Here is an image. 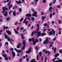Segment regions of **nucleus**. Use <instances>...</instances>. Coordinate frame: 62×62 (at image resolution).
Returning a JSON list of instances; mask_svg holds the SVG:
<instances>
[{"mask_svg": "<svg viewBox=\"0 0 62 62\" xmlns=\"http://www.w3.org/2000/svg\"><path fill=\"white\" fill-rule=\"evenodd\" d=\"M52 32H53V35H54L55 34V31H54V30H52Z\"/></svg>", "mask_w": 62, "mask_h": 62, "instance_id": "23", "label": "nucleus"}, {"mask_svg": "<svg viewBox=\"0 0 62 62\" xmlns=\"http://www.w3.org/2000/svg\"><path fill=\"white\" fill-rule=\"evenodd\" d=\"M2 9L3 10V11H2L4 13V12H5L4 11H6V10H8V8L5 7H3L2 8Z\"/></svg>", "mask_w": 62, "mask_h": 62, "instance_id": "5", "label": "nucleus"}, {"mask_svg": "<svg viewBox=\"0 0 62 62\" xmlns=\"http://www.w3.org/2000/svg\"><path fill=\"white\" fill-rule=\"evenodd\" d=\"M7 15H8V13L7 11H6L5 12V13H4L3 15L5 17H6L7 16Z\"/></svg>", "mask_w": 62, "mask_h": 62, "instance_id": "18", "label": "nucleus"}, {"mask_svg": "<svg viewBox=\"0 0 62 62\" xmlns=\"http://www.w3.org/2000/svg\"><path fill=\"white\" fill-rule=\"evenodd\" d=\"M10 43L11 44H12V45H13V43L11 42H10Z\"/></svg>", "mask_w": 62, "mask_h": 62, "instance_id": "61", "label": "nucleus"}, {"mask_svg": "<svg viewBox=\"0 0 62 62\" xmlns=\"http://www.w3.org/2000/svg\"><path fill=\"white\" fill-rule=\"evenodd\" d=\"M31 52V47H30L28 51L26 52L27 54H29Z\"/></svg>", "mask_w": 62, "mask_h": 62, "instance_id": "6", "label": "nucleus"}, {"mask_svg": "<svg viewBox=\"0 0 62 62\" xmlns=\"http://www.w3.org/2000/svg\"><path fill=\"white\" fill-rule=\"evenodd\" d=\"M3 27H4V30L3 31H5V29H8V27L7 26L6 27H5V26H3Z\"/></svg>", "mask_w": 62, "mask_h": 62, "instance_id": "17", "label": "nucleus"}, {"mask_svg": "<svg viewBox=\"0 0 62 62\" xmlns=\"http://www.w3.org/2000/svg\"><path fill=\"white\" fill-rule=\"evenodd\" d=\"M55 2H56V0H54V1L53 3L54 4L55 3Z\"/></svg>", "mask_w": 62, "mask_h": 62, "instance_id": "62", "label": "nucleus"}, {"mask_svg": "<svg viewBox=\"0 0 62 62\" xmlns=\"http://www.w3.org/2000/svg\"><path fill=\"white\" fill-rule=\"evenodd\" d=\"M20 47V46L19 45H18L17 46V48H19Z\"/></svg>", "mask_w": 62, "mask_h": 62, "instance_id": "39", "label": "nucleus"}, {"mask_svg": "<svg viewBox=\"0 0 62 62\" xmlns=\"http://www.w3.org/2000/svg\"><path fill=\"white\" fill-rule=\"evenodd\" d=\"M5 60H8V57H7L5 58Z\"/></svg>", "mask_w": 62, "mask_h": 62, "instance_id": "37", "label": "nucleus"}, {"mask_svg": "<svg viewBox=\"0 0 62 62\" xmlns=\"http://www.w3.org/2000/svg\"><path fill=\"white\" fill-rule=\"evenodd\" d=\"M26 18L25 17L23 22V23H25V22H26Z\"/></svg>", "mask_w": 62, "mask_h": 62, "instance_id": "24", "label": "nucleus"}, {"mask_svg": "<svg viewBox=\"0 0 62 62\" xmlns=\"http://www.w3.org/2000/svg\"><path fill=\"white\" fill-rule=\"evenodd\" d=\"M6 32L9 35L11 34V32H10V31L8 30L6 31Z\"/></svg>", "mask_w": 62, "mask_h": 62, "instance_id": "16", "label": "nucleus"}, {"mask_svg": "<svg viewBox=\"0 0 62 62\" xmlns=\"http://www.w3.org/2000/svg\"><path fill=\"white\" fill-rule=\"evenodd\" d=\"M10 50L11 51H13V49L12 48H10Z\"/></svg>", "mask_w": 62, "mask_h": 62, "instance_id": "54", "label": "nucleus"}, {"mask_svg": "<svg viewBox=\"0 0 62 62\" xmlns=\"http://www.w3.org/2000/svg\"><path fill=\"white\" fill-rule=\"evenodd\" d=\"M39 55H38L37 56V60H38L39 59Z\"/></svg>", "mask_w": 62, "mask_h": 62, "instance_id": "35", "label": "nucleus"}, {"mask_svg": "<svg viewBox=\"0 0 62 62\" xmlns=\"http://www.w3.org/2000/svg\"><path fill=\"white\" fill-rule=\"evenodd\" d=\"M44 35H46V34L41 33L40 31H39L38 33V37L39 38V36H43Z\"/></svg>", "mask_w": 62, "mask_h": 62, "instance_id": "2", "label": "nucleus"}, {"mask_svg": "<svg viewBox=\"0 0 62 62\" xmlns=\"http://www.w3.org/2000/svg\"><path fill=\"white\" fill-rule=\"evenodd\" d=\"M35 49H36V50H38V46H35Z\"/></svg>", "mask_w": 62, "mask_h": 62, "instance_id": "32", "label": "nucleus"}, {"mask_svg": "<svg viewBox=\"0 0 62 62\" xmlns=\"http://www.w3.org/2000/svg\"><path fill=\"white\" fill-rule=\"evenodd\" d=\"M23 27L21 28H20V29L21 30H23Z\"/></svg>", "mask_w": 62, "mask_h": 62, "instance_id": "51", "label": "nucleus"}, {"mask_svg": "<svg viewBox=\"0 0 62 62\" xmlns=\"http://www.w3.org/2000/svg\"><path fill=\"white\" fill-rule=\"evenodd\" d=\"M22 61V59H21L19 61V62H21V61Z\"/></svg>", "mask_w": 62, "mask_h": 62, "instance_id": "64", "label": "nucleus"}, {"mask_svg": "<svg viewBox=\"0 0 62 62\" xmlns=\"http://www.w3.org/2000/svg\"><path fill=\"white\" fill-rule=\"evenodd\" d=\"M37 26L38 28V29L37 30L35 31L34 32V34H36V33H37V32H38V31L39 30V25L38 24H37Z\"/></svg>", "mask_w": 62, "mask_h": 62, "instance_id": "8", "label": "nucleus"}, {"mask_svg": "<svg viewBox=\"0 0 62 62\" xmlns=\"http://www.w3.org/2000/svg\"><path fill=\"white\" fill-rule=\"evenodd\" d=\"M19 11L20 12H21V11H22V9L21 8H20L19 9Z\"/></svg>", "mask_w": 62, "mask_h": 62, "instance_id": "41", "label": "nucleus"}, {"mask_svg": "<svg viewBox=\"0 0 62 62\" xmlns=\"http://www.w3.org/2000/svg\"><path fill=\"white\" fill-rule=\"evenodd\" d=\"M59 55V53L55 55V57H57V56H58Z\"/></svg>", "mask_w": 62, "mask_h": 62, "instance_id": "19", "label": "nucleus"}, {"mask_svg": "<svg viewBox=\"0 0 62 62\" xmlns=\"http://www.w3.org/2000/svg\"><path fill=\"white\" fill-rule=\"evenodd\" d=\"M52 8H52V7H50L49 8V10H51V9H52Z\"/></svg>", "mask_w": 62, "mask_h": 62, "instance_id": "56", "label": "nucleus"}, {"mask_svg": "<svg viewBox=\"0 0 62 62\" xmlns=\"http://www.w3.org/2000/svg\"><path fill=\"white\" fill-rule=\"evenodd\" d=\"M26 61H27L28 62V61H29V59H28V58H26Z\"/></svg>", "mask_w": 62, "mask_h": 62, "instance_id": "58", "label": "nucleus"}, {"mask_svg": "<svg viewBox=\"0 0 62 62\" xmlns=\"http://www.w3.org/2000/svg\"><path fill=\"white\" fill-rule=\"evenodd\" d=\"M37 12L35 11L34 14H33L32 15L33 16H35V17H37Z\"/></svg>", "mask_w": 62, "mask_h": 62, "instance_id": "7", "label": "nucleus"}, {"mask_svg": "<svg viewBox=\"0 0 62 62\" xmlns=\"http://www.w3.org/2000/svg\"><path fill=\"white\" fill-rule=\"evenodd\" d=\"M59 30H60L59 32V34H61V28H60L59 29Z\"/></svg>", "mask_w": 62, "mask_h": 62, "instance_id": "22", "label": "nucleus"}, {"mask_svg": "<svg viewBox=\"0 0 62 62\" xmlns=\"http://www.w3.org/2000/svg\"><path fill=\"white\" fill-rule=\"evenodd\" d=\"M46 1L45 0H43V3H46Z\"/></svg>", "mask_w": 62, "mask_h": 62, "instance_id": "33", "label": "nucleus"}, {"mask_svg": "<svg viewBox=\"0 0 62 62\" xmlns=\"http://www.w3.org/2000/svg\"><path fill=\"white\" fill-rule=\"evenodd\" d=\"M52 15H53V14H50V18H52Z\"/></svg>", "mask_w": 62, "mask_h": 62, "instance_id": "38", "label": "nucleus"}, {"mask_svg": "<svg viewBox=\"0 0 62 62\" xmlns=\"http://www.w3.org/2000/svg\"><path fill=\"white\" fill-rule=\"evenodd\" d=\"M59 53H62V50H61V49H60L59 50Z\"/></svg>", "mask_w": 62, "mask_h": 62, "instance_id": "30", "label": "nucleus"}, {"mask_svg": "<svg viewBox=\"0 0 62 62\" xmlns=\"http://www.w3.org/2000/svg\"><path fill=\"white\" fill-rule=\"evenodd\" d=\"M12 55L13 57H14V56H15V52L13 51H12Z\"/></svg>", "mask_w": 62, "mask_h": 62, "instance_id": "13", "label": "nucleus"}, {"mask_svg": "<svg viewBox=\"0 0 62 62\" xmlns=\"http://www.w3.org/2000/svg\"><path fill=\"white\" fill-rule=\"evenodd\" d=\"M16 2L17 3V4H21L22 2L20 0H19L18 2L16 1Z\"/></svg>", "mask_w": 62, "mask_h": 62, "instance_id": "15", "label": "nucleus"}, {"mask_svg": "<svg viewBox=\"0 0 62 62\" xmlns=\"http://www.w3.org/2000/svg\"><path fill=\"white\" fill-rule=\"evenodd\" d=\"M5 39H8V41H10V39H9V38L8 37V36L5 35Z\"/></svg>", "mask_w": 62, "mask_h": 62, "instance_id": "9", "label": "nucleus"}, {"mask_svg": "<svg viewBox=\"0 0 62 62\" xmlns=\"http://www.w3.org/2000/svg\"><path fill=\"white\" fill-rule=\"evenodd\" d=\"M15 51H16V52H17V53H21V52H22V50H18L16 48H15Z\"/></svg>", "mask_w": 62, "mask_h": 62, "instance_id": "10", "label": "nucleus"}, {"mask_svg": "<svg viewBox=\"0 0 62 62\" xmlns=\"http://www.w3.org/2000/svg\"><path fill=\"white\" fill-rule=\"evenodd\" d=\"M10 19V18L9 17H8V18H7V21H8Z\"/></svg>", "mask_w": 62, "mask_h": 62, "instance_id": "43", "label": "nucleus"}, {"mask_svg": "<svg viewBox=\"0 0 62 62\" xmlns=\"http://www.w3.org/2000/svg\"><path fill=\"white\" fill-rule=\"evenodd\" d=\"M28 21H27L25 23V24L26 25H27V24H28Z\"/></svg>", "mask_w": 62, "mask_h": 62, "instance_id": "49", "label": "nucleus"}, {"mask_svg": "<svg viewBox=\"0 0 62 62\" xmlns=\"http://www.w3.org/2000/svg\"><path fill=\"white\" fill-rule=\"evenodd\" d=\"M30 62H37V61H35V60L34 59H33Z\"/></svg>", "mask_w": 62, "mask_h": 62, "instance_id": "20", "label": "nucleus"}, {"mask_svg": "<svg viewBox=\"0 0 62 62\" xmlns=\"http://www.w3.org/2000/svg\"><path fill=\"white\" fill-rule=\"evenodd\" d=\"M10 2H11V1H10L9 3H8V5H10Z\"/></svg>", "mask_w": 62, "mask_h": 62, "instance_id": "57", "label": "nucleus"}, {"mask_svg": "<svg viewBox=\"0 0 62 62\" xmlns=\"http://www.w3.org/2000/svg\"><path fill=\"white\" fill-rule=\"evenodd\" d=\"M6 44H7V45H8V42H6L5 45H6Z\"/></svg>", "mask_w": 62, "mask_h": 62, "instance_id": "48", "label": "nucleus"}, {"mask_svg": "<svg viewBox=\"0 0 62 62\" xmlns=\"http://www.w3.org/2000/svg\"><path fill=\"white\" fill-rule=\"evenodd\" d=\"M47 32L48 33V35H49V36H50V35H53V32H50L49 33V32L48 31Z\"/></svg>", "mask_w": 62, "mask_h": 62, "instance_id": "14", "label": "nucleus"}, {"mask_svg": "<svg viewBox=\"0 0 62 62\" xmlns=\"http://www.w3.org/2000/svg\"><path fill=\"white\" fill-rule=\"evenodd\" d=\"M8 6L9 7L8 8L9 9H10L12 7V4H10V5H8Z\"/></svg>", "mask_w": 62, "mask_h": 62, "instance_id": "12", "label": "nucleus"}, {"mask_svg": "<svg viewBox=\"0 0 62 62\" xmlns=\"http://www.w3.org/2000/svg\"><path fill=\"white\" fill-rule=\"evenodd\" d=\"M21 36H22V39H24V38L23 37V35L22 34H21Z\"/></svg>", "mask_w": 62, "mask_h": 62, "instance_id": "26", "label": "nucleus"}, {"mask_svg": "<svg viewBox=\"0 0 62 62\" xmlns=\"http://www.w3.org/2000/svg\"><path fill=\"white\" fill-rule=\"evenodd\" d=\"M52 5H53L52 3H50L49 4L50 7H51V6H52Z\"/></svg>", "mask_w": 62, "mask_h": 62, "instance_id": "47", "label": "nucleus"}, {"mask_svg": "<svg viewBox=\"0 0 62 62\" xmlns=\"http://www.w3.org/2000/svg\"><path fill=\"white\" fill-rule=\"evenodd\" d=\"M22 43L23 44V46L22 48V50H24L25 48V44H26V42L24 40H23V41Z\"/></svg>", "mask_w": 62, "mask_h": 62, "instance_id": "3", "label": "nucleus"}, {"mask_svg": "<svg viewBox=\"0 0 62 62\" xmlns=\"http://www.w3.org/2000/svg\"><path fill=\"white\" fill-rule=\"evenodd\" d=\"M2 56H4V57H6V56H7V55L6 54L5 55H4V54H2Z\"/></svg>", "mask_w": 62, "mask_h": 62, "instance_id": "29", "label": "nucleus"}, {"mask_svg": "<svg viewBox=\"0 0 62 62\" xmlns=\"http://www.w3.org/2000/svg\"><path fill=\"white\" fill-rule=\"evenodd\" d=\"M8 1H9V0H7V1H4V3H6L8 2Z\"/></svg>", "mask_w": 62, "mask_h": 62, "instance_id": "36", "label": "nucleus"}, {"mask_svg": "<svg viewBox=\"0 0 62 62\" xmlns=\"http://www.w3.org/2000/svg\"><path fill=\"white\" fill-rule=\"evenodd\" d=\"M39 54L40 55V56H41V52H40L39 53Z\"/></svg>", "mask_w": 62, "mask_h": 62, "instance_id": "45", "label": "nucleus"}, {"mask_svg": "<svg viewBox=\"0 0 62 62\" xmlns=\"http://www.w3.org/2000/svg\"><path fill=\"white\" fill-rule=\"evenodd\" d=\"M56 49V47H55L54 49V54H55V52H56V51H55Z\"/></svg>", "mask_w": 62, "mask_h": 62, "instance_id": "28", "label": "nucleus"}, {"mask_svg": "<svg viewBox=\"0 0 62 62\" xmlns=\"http://www.w3.org/2000/svg\"><path fill=\"white\" fill-rule=\"evenodd\" d=\"M12 11H13L12 10L11 11L9 12V14H10V13H12Z\"/></svg>", "mask_w": 62, "mask_h": 62, "instance_id": "46", "label": "nucleus"}, {"mask_svg": "<svg viewBox=\"0 0 62 62\" xmlns=\"http://www.w3.org/2000/svg\"><path fill=\"white\" fill-rule=\"evenodd\" d=\"M23 20V18H22L20 20V22H22Z\"/></svg>", "mask_w": 62, "mask_h": 62, "instance_id": "31", "label": "nucleus"}, {"mask_svg": "<svg viewBox=\"0 0 62 62\" xmlns=\"http://www.w3.org/2000/svg\"><path fill=\"white\" fill-rule=\"evenodd\" d=\"M27 19H28V20H29V21H30L31 19H30V18L29 17H28L27 18Z\"/></svg>", "mask_w": 62, "mask_h": 62, "instance_id": "44", "label": "nucleus"}, {"mask_svg": "<svg viewBox=\"0 0 62 62\" xmlns=\"http://www.w3.org/2000/svg\"><path fill=\"white\" fill-rule=\"evenodd\" d=\"M57 8H60V5H58L57 6Z\"/></svg>", "mask_w": 62, "mask_h": 62, "instance_id": "60", "label": "nucleus"}, {"mask_svg": "<svg viewBox=\"0 0 62 62\" xmlns=\"http://www.w3.org/2000/svg\"><path fill=\"white\" fill-rule=\"evenodd\" d=\"M55 59H56V58H54L52 60L53 61H54V60H55Z\"/></svg>", "mask_w": 62, "mask_h": 62, "instance_id": "55", "label": "nucleus"}, {"mask_svg": "<svg viewBox=\"0 0 62 62\" xmlns=\"http://www.w3.org/2000/svg\"><path fill=\"white\" fill-rule=\"evenodd\" d=\"M31 19L32 20V21H33L34 20V18L33 17H32L31 18Z\"/></svg>", "mask_w": 62, "mask_h": 62, "instance_id": "53", "label": "nucleus"}, {"mask_svg": "<svg viewBox=\"0 0 62 62\" xmlns=\"http://www.w3.org/2000/svg\"><path fill=\"white\" fill-rule=\"evenodd\" d=\"M48 38L46 37V40L45 41H44L43 44H45L46 43H48Z\"/></svg>", "mask_w": 62, "mask_h": 62, "instance_id": "4", "label": "nucleus"}, {"mask_svg": "<svg viewBox=\"0 0 62 62\" xmlns=\"http://www.w3.org/2000/svg\"><path fill=\"white\" fill-rule=\"evenodd\" d=\"M26 17H31V14H27L26 15Z\"/></svg>", "mask_w": 62, "mask_h": 62, "instance_id": "11", "label": "nucleus"}, {"mask_svg": "<svg viewBox=\"0 0 62 62\" xmlns=\"http://www.w3.org/2000/svg\"><path fill=\"white\" fill-rule=\"evenodd\" d=\"M14 30L15 33H16V34H18V32H17V31L16 30H15V29H14Z\"/></svg>", "mask_w": 62, "mask_h": 62, "instance_id": "21", "label": "nucleus"}, {"mask_svg": "<svg viewBox=\"0 0 62 62\" xmlns=\"http://www.w3.org/2000/svg\"><path fill=\"white\" fill-rule=\"evenodd\" d=\"M36 40L35 39H34V38L33 37V38H32V39H29V41H31V40H32V41L33 42V44L34 45H35V44H36V42H38V40L37 39V38H36Z\"/></svg>", "mask_w": 62, "mask_h": 62, "instance_id": "1", "label": "nucleus"}, {"mask_svg": "<svg viewBox=\"0 0 62 62\" xmlns=\"http://www.w3.org/2000/svg\"><path fill=\"white\" fill-rule=\"evenodd\" d=\"M45 17L44 16H42V20H44V19H45Z\"/></svg>", "mask_w": 62, "mask_h": 62, "instance_id": "25", "label": "nucleus"}, {"mask_svg": "<svg viewBox=\"0 0 62 62\" xmlns=\"http://www.w3.org/2000/svg\"><path fill=\"white\" fill-rule=\"evenodd\" d=\"M55 39H56V38H54L53 39V41H54V40H55Z\"/></svg>", "mask_w": 62, "mask_h": 62, "instance_id": "52", "label": "nucleus"}, {"mask_svg": "<svg viewBox=\"0 0 62 62\" xmlns=\"http://www.w3.org/2000/svg\"><path fill=\"white\" fill-rule=\"evenodd\" d=\"M62 60H59L58 61L59 62H62Z\"/></svg>", "mask_w": 62, "mask_h": 62, "instance_id": "59", "label": "nucleus"}, {"mask_svg": "<svg viewBox=\"0 0 62 62\" xmlns=\"http://www.w3.org/2000/svg\"><path fill=\"white\" fill-rule=\"evenodd\" d=\"M47 24L46 23H45V24H44V26H47Z\"/></svg>", "mask_w": 62, "mask_h": 62, "instance_id": "50", "label": "nucleus"}, {"mask_svg": "<svg viewBox=\"0 0 62 62\" xmlns=\"http://www.w3.org/2000/svg\"><path fill=\"white\" fill-rule=\"evenodd\" d=\"M34 31H33V32H32L31 34V36H33V35H34Z\"/></svg>", "mask_w": 62, "mask_h": 62, "instance_id": "34", "label": "nucleus"}, {"mask_svg": "<svg viewBox=\"0 0 62 62\" xmlns=\"http://www.w3.org/2000/svg\"><path fill=\"white\" fill-rule=\"evenodd\" d=\"M6 52L7 53H8L9 51H8V50H6Z\"/></svg>", "mask_w": 62, "mask_h": 62, "instance_id": "63", "label": "nucleus"}, {"mask_svg": "<svg viewBox=\"0 0 62 62\" xmlns=\"http://www.w3.org/2000/svg\"><path fill=\"white\" fill-rule=\"evenodd\" d=\"M13 14L14 16L16 15V13H15V11H14L13 12Z\"/></svg>", "mask_w": 62, "mask_h": 62, "instance_id": "27", "label": "nucleus"}, {"mask_svg": "<svg viewBox=\"0 0 62 62\" xmlns=\"http://www.w3.org/2000/svg\"><path fill=\"white\" fill-rule=\"evenodd\" d=\"M58 21L59 23L60 24L61 23V22L60 20H59Z\"/></svg>", "mask_w": 62, "mask_h": 62, "instance_id": "42", "label": "nucleus"}, {"mask_svg": "<svg viewBox=\"0 0 62 62\" xmlns=\"http://www.w3.org/2000/svg\"><path fill=\"white\" fill-rule=\"evenodd\" d=\"M43 56H42L41 57V59L42 62V61H43Z\"/></svg>", "mask_w": 62, "mask_h": 62, "instance_id": "40", "label": "nucleus"}]
</instances>
